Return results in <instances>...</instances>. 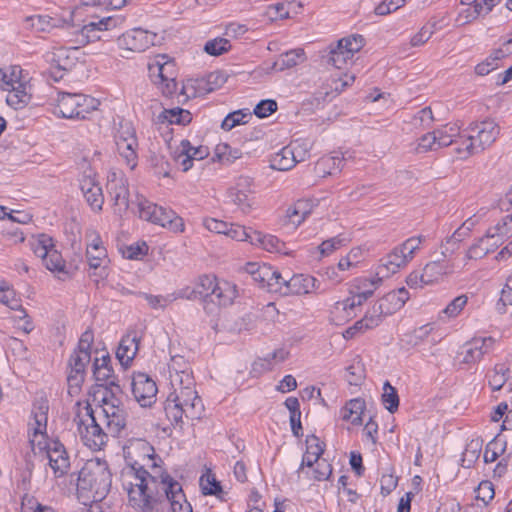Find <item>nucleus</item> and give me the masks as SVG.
Instances as JSON below:
<instances>
[{
  "label": "nucleus",
  "mask_w": 512,
  "mask_h": 512,
  "mask_svg": "<svg viewBox=\"0 0 512 512\" xmlns=\"http://www.w3.org/2000/svg\"><path fill=\"white\" fill-rule=\"evenodd\" d=\"M93 377L99 386L105 387L104 395H111V391L114 392V395L117 392H121L117 377L114 375V370L111 366V357L109 354L94 359Z\"/></svg>",
  "instance_id": "obj_12"
},
{
  "label": "nucleus",
  "mask_w": 512,
  "mask_h": 512,
  "mask_svg": "<svg viewBox=\"0 0 512 512\" xmlns=\"http://www.w3.org/2000/svg\"><path fill=\"white\" fill-rule=\"evenodd\" d=\"M186 385L179 387L170 393L175 401L183 407L186 412V418L194 420L200 419L204 412L202 399L194 389V378L191 374H184Z\"/></svg>",
  "instance_id": "obj_7"
},
{
  "label": "nucleus",
  "mask_w": 512,
  "mask_h": 512,
  "mask_svg": "<svg viewBox=\"0 0 512 512\" xmlns=\"http://www.w3.org/2000/svg\"><path fill=\"white\" fill-rule=\"evenodd\" d=\"M353 56L343 46H338V42L335 45L330 46V50L327 56V63L334 66L337 69H342L349 60H352Z\"/></svg>",
  "instance_id": "obj_36"
},
{
  "label": "nucleus",
  "mask_w": 512,
  "mask_h": 512,
  "mask_svg": "<svg viewBox=\"0 0 512 512\" xmlns=\"http://www.w3.org/2000/svg\"><path fill=\"white\" fill-rule=\"evenodd\" d=\"M493 235L502 240L512 235V213L503 217L494 227L491 228Z\"/></svg>",
  "instance_id": "obj_52"
},
{
  "label": "nucleus",
  "mask_w": 512,
  "mask_h": 512,
  "mask_svg": "<svg viewBox=\"0 0 512 512\" xmlns=\"http://www.w3.org/2000/svg\"><path fill=\"white\" fill-rule=\"evenodd\" d=\"M305 60V52L302 48L293 49L282 53L274 63V67L280 71L292 68Z\"/></svg>",
  "instance_id": "obj_32"
},
{
  "label": "nucleus",
  "mask_w": 512,
  "mask_h": 512,
  "mask_svg": "<svg viewBox=\"0 0 512 512\" xmlns=\"http://www.w3.org/2000/svg\"><path fill=\"white\" fill-rule=\"evenodd\" d=\"M231 49L230 41L226 38H215L206 42L204 51L212 56H220Z\"/></svg>",
  "instance_id": "obj_48"
},
{
  "label": "nucleus",
  "mask_w": 512,
  "mask_h": 512,
  "mask_svg": "<svg viewBox=\"0 0 512 512\" xmlns=\"http://www.w3.org/2000/svg\"><path fill=\"white\" fill-rule=\"evenodd\" d=\"M382 402L390 413H395L399 407V396L397 390L386 381L383 386Z\"/></svg>",
  "instance_id": "obj_45"
},
{
  "label": "nucleus",
  "mask_w": 512,
  "mask_h": 512,
  "mask_svg": "<svg viewBox=\"0 0 512 512\" xmlns=\"http://www.w3.org/2000/svg\"><path fill=\"white\" fill-rule=\"evenodd\" d=\"M252 179L247 176H240L235 184L227 192L229 200L235 204L241 212L247 214L253 206V190L251 189Z\"/></svg>",
  "instance_id": "obj_14"
},
{
  "label": "nucleus",
  "mask_w": 512,
  "mask_h": 512,
  "mask_svg": "<svg viewBox=\"0 0 512 512\" xmlns=\"http://www.w3.org/2000/svg\"><path fill=\"white\" fill-rule=\"evenodd\" d=\"M228 80V75L221 70L209 73L205 80L201 81L199 88L209 93L221 88Z\"/></svg>",
  "instance_id": "obj_39"
},
{
  "label": "nucleus",
  "mask_w": 512,
  "mask_h": 512,
  "mask_svg": "<svg viewBox=\"0 0 512 512\" xmlns=\"http://www.w3.org/2000/svg\"><path fill=\"white\" fill-rule=\"evenodd\" d=\"M160 122L167 121L170 124L187 125L192 121V114L182 108L165 109L158 116Z\"/></svg>",
  "instance_id": "obj_31"
},
{
  "label": "nucleus",
  "mask_w": 512,
  "mask_h": 512,
  "mask_svg": "<svg viewBox=\"0 0 512 512\" xmlns=\"http://www.w3.org/2000/svg\"><path fill=\"white\" fill-rule=\"evenodd\" d=\"M164 411L167 419L173 426H182L183 416L186 417V412L171 395L167 397L164 403Z\"/></svg>",
  "instance_id": "obj_35"
},
{
  "label": "nucleus",
  "mask_w": 512,
  "mask_h": 512,
  "mask_svg": "<svg viewBox=\"0 0 512 512\" xmlns=\"http://www.w3.org/2000/svg\"><path fill=\"white\" fill-rule=\"evenodd\" d=\"M470 134L466 137V148L470 152H482L497 139L500 128L498 124L491 119L473 124L470 127Z\"/></svg>",
  "instance_id": "obj_8"
},
{
  "label": "nucleus",
  "mask_w": 512,
  "mask_h": 512,
  "mask_svg": "<svg viewBox=\"0 0 512 512\" xmlns=\"http://www.w3.org/2000/svg\"><path fill=\"white\" fill-rule=\"evenodd\" d=\"M493 344L494 339L492 337L474 338L471 342L465 345V351L463 352L464 356L461 362L465 364H474L480 361L483 355L488 352Z\"/></svg>",
  "instance_id": "obj_19"
},
{
  "label": "nucleus",
  "mask_w": 512,
  "mask_h": 512,
  "mask_svg": "<svg viewBox=\"0 0 512 512\" xmlns=\"http://www.w3.org/2000/svg\"><path fill=\"white\" fill-rule=\"evenodd\" d=\"M117 151L119 155L124 159L130 169H134L137 166L138 155V141L137 139L120 140V143H116Z\"/></svg>",
  "instance_id": "obj_30"
},
{
  "label": "nucleus",
  "mask_w": 512,
  "mask_h": 512,
  "mask_svg": "<svg viewBox=\"0 0 512 512\" xmlns=\"http://www.w3.org/2000/svg\"><path fill=\"white\" fill-rule=\"evenodd\" d=\"M76 406L78 411L74 422L77 424L82 442L94 451L101 450L107 444L110 433L96 422L94 409L88 402L83 407L84 412L80 410V402H77Z\"/></svg>",
  "instance_id": "obj_4"
},
{
  "label": "nucleus",
  "mask_w": 512,
  "mask_h": 512,
  "mask_svg": "<svg viewBox=\"0 0 512 512\" xmlns=\"http://www.w3.org/2000/svg\"><path fill=\"white\" fill-rule=\"evenodd\" d=\"M81 94L78 93H67V92H59L57 98V107L59 109V113L63 118L74 119L77 106L79 105V100Z\"/></svg>",
  "instance_id": "obj_28"
},
{
  "label": "nucleus",
  "mask_w": 512,
  "mask_h": 512,
  "mask_svg": "<svg viewBox=\"0 0 512 512\" xmlns=\"http://www.w3.org/2000/svg\"><path fill=\"white\" fill-rule=\"evenodd\" d=\"M252 114L248 109H239L229 113L221 123V128L225 131H230L234 127L246 124L251 119Z\"/></svg>",
  "instance_id": "obj_38"
},
{
  "label": "nucleus",
  "mask_w": 512,
  "mask_h": 512,
  "mask_svg": "<svg viewBox=\"0 0 512 512\" xmlns=\"http://www.w3.org/2000/svg\"><path fill=\"white\" fill-rule=\"evenodd\" d=\"M383 278L384 277H382L381 275H376V277L373 279L358 278L355 280V283L352 286V288L355 290H359V292H365V290H371L372 295H373L375 290L381 285Z\"/></svg>",
  "instance_id": "obj_55"
},
{
  "label": "nucleus",
  "mask_w": 512,
  "mask_h": 512,
  "mask_svg": "<svg viewBox=\"0 0 512 512\" xmlns=\"http://www.w3.org/2000/svg\"><path fill=\"white\" fill-rule=\"evenodd\" d=\"M424 238L422 236H414L405 240L399 247L411 261L414 257L415 252L420 248Z\"/></svg>",
  "instance_id": "obj_61"
},
{
  "label": "nucleus",
  "mask_w": 512,
  "mask_h": 512,
  "mask_svg": "<svg viewBox=\"0 0 512 512\" xmlns=\"http://www.w3.org/2000/svg\"><path fill=\"white\" fill-rule=\"evenodd\" d=\"M107 192L114 203L115 213L122 215L129 208V190L127 180L124 177H117L113 174L108 178L106 185Z\"/></svg>",
  "instance_id": "obj_16"
},
{
  "label": "nucleus",
  "mask_w": 512,
  "mask_h": 512,
  "mask_svg": "<svg viewBox=\"0 0 512 512\" xmlns=\"http://www.w3.org/2000/svg\"><path fill=\"white\" fill-rule=\"evenodd\" d=\"M49 403L46 398H39L34 401L32 407L33 423H29V426L33 427V438L30 439V445L32 449L35 447L36 438L40 435L42 438H46V428L48 421Z\"/></svg>",
  "instance_id": "obj_17"
},
{
  "label": "nucleus",
  "mask_w": 512,
  "mask_h": 512,
  "mask_svg": "<svg viewBox=\"0 0 512 512\" xmlns=\"http://www.w3.org/2000/svg\"><path fill=\"white\" fill-rule=\"evenodd\" d=\"M8 92L6 102L14 109L23 108L29 103L30 95L26 93L24 85L20 82L16 83Z\"/></svg>",
  "instance_id": "obj_34"
},
{
  "label": "nucleus",
  "mask_w": 512,
  "mask_h": 512,
  "mask_svg": "<svg viewBox=\"0 0 512 512\" xmlns=\"http://www.w3.org/2000/svg\"><path fill=\"white\" fill-rule=\"evenodd\" d=\"M252 239V244H260L269 252L289 254L286 244L274 235H263L261 232L253 231Z\"/></svg>",
  "instance_id": "obj_29"
},
{
  "label": "nucleus",
  "mask_w": 512,
  "mask_h": 512,
  "mask_svg": "<svg viewBox=\"0 0 512 512\" xmlns=\"http://www.w3.org/2000/svg\"><path fill=\"white\" fill-rule=\"evenodd\" d=\"M481 15V6H468L461 10L456 18V24L458 26H464L476 20Z\"/></svg>",
  "instance_id": "obj_54"
},
{
  "label": "nucleus",
  "mask_w": 512,
  "mask_h": 512,
  "mask_svg": "<svg viewBox=\"0 0 512 512\" xmlns=\"http://www.w3.org/2000/svg\"><path fill=\"white\" fill-rule=\"evenodd\" d=\"M253 230L247 229L244 226L238 224H229L226 236L237 241H247L252 244Z\"/></svg>",
  "instance_id": "obj_51"
},
{
  "label": "nucleus",
  "mask_w": 512,
  "mask_h": 512,
  "mask_svg": "<svg viewBox=\"0 0 512 512\" xmlns=\"http://www.w3.org/2000/svg\"><path fill=\"white\" fill-rule=\"evenodd\" d=\"M435 23L424 25L418 33L411 38L413 47L421 46L426 43L434 33Z\"/></svg>",
  "instance_id": "obj_63"
},
{
  "label": "nucleus",
  "mask_w": 512,
  "mask_h": 512,
  "mask_svg": "<svg viewBox=\"0 0 512 512\" xmlns=\"http://www.w3.org/2000/svg\"><path fill=\"white\" fill-rule=\"evenodd\" d=\"M80 99L79 105L75 111L77 115H75L74 119H86L87 114L97 110L100 105L99 100L88 95L81 94Z\"/></svg>",
  "instance_id": "obj_44"
},
{
  "label": "nucleus",
  "mask_w": 512,
  "mask_h": 512,
  "mask_svg": "<svg viewBox=\"0 0 512 512\" xmlns=\"http://www.w3.org/2000/svg\"><path fill=\"white\" fill-rule=\"evenodd\" d=\"M101 402L98 419L106 421V430L112 437H118L126 427L127 413L113 391L109 396L103 395Z\"/></svg>",
  "instance_id": "obj_6"
},
{
  "label": "nucleus",
  "mask_w": 512,
  "mask_h": 512,
  "mask_svg": "<svg viewBox=\"0 0 512 512\" xmlns=\"http://www.w3.org/2000/svg\"><path fill=\"white\" fill-rule=\"evenodd\" d=\"M151 77L158 80H173L177 77L176 64L167 55H158L155 63L149 64Z\"/></svg>",
  "instance_id": "obj_24"
},
{
  "label": "nucleus",
  "mask_w": 512,
  "mask_h": 512,
  "mask_svg": "<svg viewBox=\"0 0 512 512\" xmlns=\"http://www.w3.org/2000/svg\"><path fill=\"white\" fill-rule=\"evenodd\" d=\"M181 150L176 152L174 158L178 161L182 167L183 172H187L193 166V156H190L189 151L190 142L188 140H182L180 143Z\"/></svg>",
  "instance_id": "obj_49"
},
{
  "label": "nucleus",
  "mask_w": 512,
  "mask_h": 512,
  "mask_svg": "<svg viewBox=\"0 0 512 512\" xmlns=\"http://www.w3.org/2000/svg\"><path fill=\"white\" fill-rule=\"evenodd\" d=\"M84 197L90 207L94 210H101L104 203V196L101 186L94 187L84 194Z\"/></svg>",
  "instance_id": "obj_59"
},
{
  "label": "nucleus",
  "mask_w": 512,
  "mask_h": 512,
  "mask_svg": "<svg viewBox=\"0 0 512 512\" xmlns=\"http://www.w3.org/2000/svg\"><path fill=\"white\" fill-rule=\"evenodd\" d=\"M507 305H512V275L506 279V283L501 291V297L497 303V309L503 313Z\"/></svg>",
  "instance_id": "obj_62"
},
{
  "label": "nucleus",
  "mask_w": 512,
  "mask_h": 512,
  "mask_svg": "<svg viewBox=\"0 0 512 512\" xmlns=\"http://www.w3.org/2000/svg\"><path fill=\"white\" fill-rule=\"evenodd\" d=\"M366 409V404L362 398L349 400L341 409L340 416L344 421H351L353 425H361L363 422L362 414Z\"/></svg>",
  "instance_id": "obj_27"
},
{
  "label": "nucleus",
  "mask_w": 512,
  "mask_h": 512,
  "mask_svg": "<svg viewBox=\"0 0 512 512\" xmlns=\"http://www.w3.org/2000/svg\"><path fill=\"white\" fill-rule=\"evenodd\" d=\"M468 302V297L466 295H460L454 298L443 310V313L448 318L457 317L461 311L464 309Z\"/></svg>",
  "instance_id": "obj_56"
},
{
  "label": "nucleus",
  "mask_w": 512,
  "mask_h": 512,
  "mask_svg": "<svg viewBox=\"0 0 512 512\" xmlns=\"http://www.w3.org/2000/svg\"><path fill=\"white\" fill-rule=\"evenodd\" d=\"M290 150L293 151V158L295 163L305 161L309 156V148L306 142H301L300 140H295L288 145Z\"/></svg>",
  "instance_id": "obj_64"
},
{
  "label": "nucleus",
  "mask_w": 512,
  "mask_h": 512,
  "mask_svg": "<svg viewBox=\"0 0 512 512\" xmlns=\"http://www.w3.org/2000/svg\"><path fill=\"white\" fill-rule=\"evenodd\" d=\"M37 446L39 450L46 451V455L49 459V466L52 468L55 477L64 476L70 467L68 453L64 445L59 440L38 441Z\"/></svg>",
  "instance_id": "obj_10"
},
{
  "label": "nucleus",
  "mask_w": 512,
  "mask_h": 512,
  "mask_svg": "<svg viewBox=\"0 0 512 512\" xmlns=\"http://www.w3.org/2000/svg\"><path fill=\"white\" fill-rule=\"evenodd\" d=\"M125 19L118 14L105 16L102 18L92 17V19L85 23L77 34L76 42L81 45H86L90 42L102 39L100 32L113 30L124 23Z\"/></svg>",
  "instance_id": "obj_9"
},
{
  "label": "nucleus",
  "mask_w": 512,
  "mask_h": 512,
  "mask_svg": "<svg viewBox=\"0 0 512 512\" xmlns=\"http://www.w3.org/2000/svg\"><path fill=\"white\" fill-rule=\"evenodd\" d=\"M313 469L312 478L316 481H325L332 475V466L326 459H320Z\"/></svg>",
  "instance_id": "obj_57"
},
{
  "label": "nucleus",
  "mask_w": 512,
  "mask_h": 512,
  "mask_svg": "<svg viewBox=\"0 0 512 512\" xmlns=\"http://www.w3.org/2000/svg\"><path fill=\"white\" fill-rule=\"evenodd\" d=\"M67 16L52 17L48 15H33L25 19L28 27L35 32H50L54 28L74 27L71 23L73 12L65 11Z\"/></svg>",
  "instance_id": "obj_15"
},
{
  "label": "nucleus",
  "mask_w": 512,
  "mask_h": 512,
  "mask_svg": "<svg viewBox=\"0 0 512 512\" xmlns=\"http://www.w3.org/2000/svg\"><path fill=\"white\" fill-rule=\"evenodd\" d=\"M408 299V291L405 287H401L397 290L388 292L378 301V303L384 308L385 315H392L401 309Z\"/></svg>",
  "instance_id": "obj_25"
},
{
  "label": "nucleus",
  "mask_w": 512,
  "mask_h": 512,
  "mask_svg": "<svg viewBox=\"0 0 512 512\" xmlns=\"http://www.w3.org/2000/svg\"><path fill=\"white\" fill-rule=\"evenodd\" d=\"M476 499L487 505L495 495L494 486L490 481H482L476 489Z\"/></svg>",
  "instance_id": "obj_58"
},
{
  "label": "nucleus",
  "mask_w": 512,
  "mask_h": 512,
  "mask_svg": "<svg viewBox=\"0 0 512 512\" xmlns=\"http://www.w3.org/2000/svg\"><path fill=\"white\" fill-rule=\"evenodd\" d=\"M345 378L350 385L357 386L362 383L365 379V369L360 360L353 361V363L346 368Z\"/></svg>",
  "instance_id": "obj_47"
},
{
  "label": "nucleus",
  "mask_w": 512,
  "mask_h": 512,
  "mask_svg": "<svg viewBox=\"0 0 512 512\" xmlns=\"http://www.w3.org/2000/svg\"><path fill=\"white\" fill-rule=\"evenodd\" d=\"M112 474L108 463L100 458L88 460L79 471L77 493L90 501H102L110 491Z\"/></svg>",
  "instance_id": "obj_2"
},
{
  "label": "nucleus",
  "mask_w": 512,
  "mask_h": 512,
  "mask_svg": "<svg viewBox=\"0 0 512 512\" xmlns=\"http://www.w3.org/2000/svg\"><path fill=\"white\" fill-rule=\"evenodd\" d=\"M509 372L504 364H496L494 368L486 375L488 384L493 391L500 390L507 381L506 374Z\"/></svg>",
  "instance_id": "obj_40"
},
{
  "label": "nucleus",
  "mask_w": 512,
  "mask_h": 512,
  "mask_svg": "<svg viewBox=\"0 0 512 512\" xmlns=\"http://www.w3.org/2000/svg\"><path fill=\"white\" fill-rule=\"evenodd\" d=\"M42 262L48 270L58 273V278L60 280L65 281L66 279L71 278L72 273L66 269L65 261L61 253L55 249V246L50 249L47 256L42 258Z\"/></svg>",
  "instance_id": "obj_26"
},
{
  "label": "nucleus",
  "mask_w": 512,
  "mask_h": 512,
  "mask_svg": "<svg viewBox=\"0 0 512 512\" xmlns=\"http://www.w3.org/2000/svg\"><path fill=\"white\" fill-rule=\"evenodd\" d=\"M138 214L145 221L168 228L174 233L183 232V219L173 210L159 206L142 197L138 199Z\"/></svg>",
  "instance_id": "obj_5"
},
{
  "label": "nucleus",
  "mask_w": 512,
  "mask_h": 512,
  "mask_svg": "<svg viewBox=\"0 0 512 512\" xmlns=\"http://www.w3.org/2000/svg\"><path fill=\"white\" fill-rule=\"evenodd\" d=\"M200 487L204 495H215L220 497V494L223 493L220 482L217 481L215 476L210 472L201 476Z\"/></svg>",
  "instance_id": "obj_42"
},
{
  "label": "nucleus",
  "mask_w": 512,
  "mask_h": 512,
  "mask_svg": "<svg viewBox=\"0 0 512 512\" xmlns=\"http://www.w3.org/2000/svg\"><path fill=\"white\" fill-rule=\"evenodd\" d=\"M338 42V46H343V48L347 49V51L355 55V53L359 52L365 44V39L362 35L354 34L348 37H344L340 39Z\"/></svg>",
  "instance_id": "obj_50"
},
{
  "label": "nucleus",
  "mask_w": 512,
  "mask_h": 512,
  "mask_svg": "<svg viewBox=\"0 0 512 512\" xmlns=\"http://www.w3.org/2000/svg\"><path fill=\"white\" fill-rule=\"evenodd\" d=\"M435 134L438 141V147H447L453 143H458V141L454 140V137L458 136L459 128L456 125H446L441 129L435 130Z\"/></svg>",
  "instance_id": "obj_46"
},
{
  "label": "nucleus",
  "mask_w": 512,
  "mask_h": 512,
  "mask_svg": "<svg viewBox=\"0 0 512 512\" xmlns=\"http://www.w3.org/2000/svg\"><path fill=\"white\" fill-rule=\"evenodd\" d=\"M30 245L34 254L41 259L47 256V253L50 251V249L55 246L52 237L44 233L39 234L37 237L33 238L30 241Z\"/></svg>",
  "instance_id": "obj_41"
},
{
  "label": "nucleus",
  "mask_w": 512,
  "mask_h": 512,
  "mask_svg": "<svg viewBox=\"0 0 512 512\" xmlns=\"http://www.w3.org/2000/svg\"><path fill=\"white\" fill-rule=\"evenodd\" d=\"M287 287L285 292L289 294H308L319 289V281L310 275L295 274L291 276L287 281Z\"/></svg>",
  "instance_id": "obj_22"
},
{
  "label": "nucleus",
  "mask_w": 512,
  "mask_h": 512,
  "mask_svg": "<svg viewBox=\"0 0 512 512\" xmlns=\"http://www.w3.org/2000/svg\"><path fill=\"white\" fill-rule=\"evenodd\" d=\"M91 361V353H83L78 351H73L71 354L68 366L70 368V371L77 373H82L85 375L86 373V366Z\"/></svg>",
  "instance_id": "obj_43"
},
{
  "label": "nucleus",
  "mask_w": 512,
  "mask_h": 512,
  "mask_svg": "<svg viewBox=\"0 0 512 512\" xmlns=\"http://www.w3.org/2000/svg\"><path fill=\"white\" fill-rule=\"evenodd\" d=\"M197 299L203 303L208 315H214L222 306L233 303L237 296L236 287L229 282H218L214 275H202L195 283Z\"/></svg>",
  "instance_id": "obj_3"
},
{
  "label": "nucleus",
  "mask_w": 512,
  "mask_h": 512,
  "mask_svg": "<svg viewBox=\"0 0 512 512\" xmlns=\"http://www.w3.org/2000/svg\"><path fill=\"white\" fill-rule=\"evenodd\" d=\"M277 102L272 99L261 100L254 108L253 113L258 118H265L277 110Z\"/></svg>",
  "instance_id": "obj_60"
},
{
  "label": "nucleus",
  "mask_w": 512,
  "mask_h": 512,
  "mask_svg": "<svg viewBox=\"0 0 512 512\" xmlns=\"http://www.w3.org/2000/svg\"><path fill=\"white\" fill-rule=\"evenodd\" d=\"M121 473L129 503L141 512H193L182 485L163 467V460L147 441L139 440L125 450Z\"/></svg>",
  "instance_id": "obj_1"
},
{
  "label": "nucleus",
  "mask_w": 512,
  "mask_h": 512,
  "mask_svg": "<svg viewBox=\"0 0 512 512\" xmlns=\"http://www.w3.org/2000/svg\"><path fill=\"white\" fill-rule=\"evenodd\" d=\"M156 34L137 28L123 33L117 43L121 49L131 52H143L155 45Z\"/></svg>",
  "instance_id": "obj_13"
},
{
  "label": "nucleus",
  "mask_w": 512,
  "mask_h": 512,
  "mask_svg": "<svg viewBox=\"0 0 512 512\" xmlns=\"http://www.w3.org/2000/svg\"><path fill=\"white\" fill-rule=\"evenodd\" d=\"M410 260L404 254L399 246H396L386 257L382 258L380 264L377 266L376 275H381L388 278L390 275L395 274L401 268L405 267Z\"/></svg>",
  "instance_id": "obj_18"
},
{
  "label": "nucleus",
  "mask_w": 512,
  "mask_h": 512,
  "mask_svg": "<svg viewBox=\"0 0 512 512\" xmlns=\"http://www.w3.org/2000/svg\"><path fill=\"white\" fill-rule=\"evenodd\" d=\"M447 273V267L443 263L440 261H432L425 265L421 272V277H424V284L429 285L438 281Z\"/></svg>",
  "instance_id": "obj_37"
},
{
  "label": "nucleus",
  "mask_w": 512,
  "mask_h": 512,
  "mask_svg": "<svg viewBox=\"0 0 512 512\" xmlns=\"http://www.w3.org/2000/svg\"><path fill=\"white\" fill-rule=\"evenodd\" d=\"M492 233V229H488L486 234L472 244L467 251L468 259H481L491 252H494L500 245L499 240Z\"/></svg>",
  "instance_id": "obj_21"
},
{
  "label": "nucleus",
  "mask_w": 512,
  "mask_h": 512,
  "mask_svg": "<svg viewBox=\"0 0 512 512\" xmlns=\"http://www.w3.org/2000/svg\"><path fill=\"white\" fill-rule=\"evenodd\" d=\"M293 157V151L286 146L272 156L270 167L279 171H287L296 164Z\"/></svg>",
  "instance_id": "obj_33"
},
{
  "label": "nucleus",
  "mask_w": 512,
  "mask_h": 512,
  "mask_svg": "<svg viewBox=\"0 0 512 512\" xmlns=\"http://www.w3.org/2000/svg\"><path fill=\"white\" fill-rule=\"evenodd\" d=\"M139 349V338L136 333L129 332L122 337L116 351V357L120 364L127 368L135 358Z\"/></svg>",
  "instance_id": "obj_20"
},
{
  "label": "nucleus",
  "mask_w": 512,
  "mask_h": 512,
  "mask_svg": "<svg viewBox=\"0 0 512 512\" xmlns=\"http://www.w3.org/2000/svg\"><path fill=\"white\" fill-rule=\"evenodd\" d=\"M132 394L141 407H151L156 402V382L143 372L134 373L131 382Z\"/></svg>",
  "instance_id": "obj_11"
},
{
  "label": "nucleus",
  "mask_w": 512,
  "mask_h": 512,
  "mask_svg": "<svg viewBox=\"0 0 512 512\" xmlns=\"http://www.w3.org/2000/svg\"><path fill=\"white\" fill-rule=\"evenodd\" d=\"M384 316H386L384 308L377 302L365 313L363 319L368 324V327L372 329L382 322Z\"/></svg>",
  "instance_id": "obj_53"
},
{
  "label": "nucleus",
  "mask_w": 512,
  "mask_h": 512,
  "mask_svg": "<svg viewBox=\"0 0 512 512\" xmlns=\"http://www.w3.org/2000/svg\"><path fill=\"white\" fill-rule=\"evenodd\" d=\"M247 271L255 282L259 283L261 287H266L268 291L270 283L274 279H282L281 273L268 264L248 263Z\"/></svg>",
  "instance_id": "obj_23"
}]
</instances>
